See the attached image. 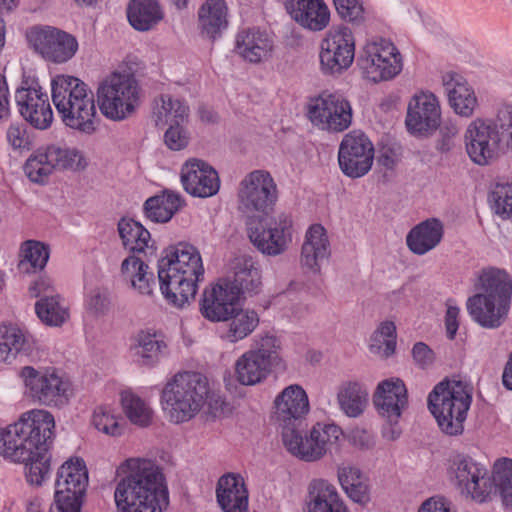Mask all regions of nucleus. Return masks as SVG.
<instances>
[{"label": "nucleus", "instance_id": "obj_49", "mask_svg": "<svg viewBox=\"0 0 512 512\" xmlns=\"http://www.w3.org/2000/svg\"><path fill=\"white\" fill-rule=\"evenodd\" d=\"M21 260L18 264L20 271L32 273L42 270L49 259V249L39 241L29 240L21 247Z\"/></svg>", "mask_w": 512, "mask_h": 512}, {"label": "nucleus", "instance_id": "obj_2", "mask_svg": "<svg viewBox=\"0 0 512 512\" xmlns=\"http://www.w3.org/2000/svg\"><path fill=\"white\" fill-rule=\"evenodd\" d=\"M123 477L114 499L118 512H162L168 492L158 467L150 460L131 458L120 466Z\"/></svg>", "mask_w": 512, "mask_h": 512}, {"label": "nucleus", "instance_id": "obj_3", "mask_svg": "<svg viewBox=\"0 0 512 512\" xmlns=\"http://www.w3.org/2000/svg\"><path fill=\"white\" fill-rule=\"evenodd\" d=\"M204 274L200 252L188 243L170 246L158 261L161 293L169 304L177 308L184 307L195 298Z\"/></svg>", "mask_w": 512, "mask_h": 512}, {"label": "nucleus", "instance_id": "obj_56", "mask_svg": "<svg viewBox=\"0 0 512 512\" xmlns=\"http://www.w3.org/2000/svg\"><path fill=\"white\" fill-rule=\"evenodd\" d=\"M94 427L107 435L119 436L122 434L117 417L105 407H98L92 417Z\"/></svg>", "mask_w": 512, "mask_h": 512}, {"label": "nucleus", "instance_id": "obj_55", "mask_svg": "<svg viewBox=\"0 0 512 512\" xmlns=\"http://www.w3.org/2000/svg\"><path fill=\"white\" fill-rule=\"evenodd\" d=\"M492 209L502 219H512V185H497L490 196Z\"/></svg>", "mask_w": 512, "mask_h": 512}, {"label": "nucleus", "instance_id": "obj_44", "mask_svg": "<svg viewBox=\"0 0 512 512\" xmlns=\"http://www.w3.org/2000/svg\"><path fill=\"white\" fill-rule=\"evenodd\" d=\"M483 293L479 295H492L501 300L511 302L512 279L504 270L497 268L484 269L479 277Z\"/></svg>", "mask_w": 512, "mask_h": 512}, {"label": "nucleus", "instance_id": "obj_60", "mask_svg": "<svg viewBox=\"0 0 512 512\" xmlns=\"http://www.w3.org/2000/svg\"><path fill=\"white\" fill-rule=\"evenodd\" d=\"M438 128H440L441 139L437 141L436 148L442 153L448 152L453 146L452 139L458 134L459 128L452 121L444 122Z\"/></svg>", "mask_w": 512, "mask_h": 512}, {"label": "nucleus", "instance_id": "obj_38", "mask_svg": "<svg viewBox=\"0 0 512 512\" xmlns=\"http://www.w3.org/2000/svg\"><path fill=\"white\" fill-rule=\"evenodd\" d=\"M368 398L367 387L357 381L342 383L337 392L339 408L350 418H357L363 414L368 405Z\"/></svg>", "mask_w": 512, "mask_h": 512}, {"label": "nucleus", "instance_id": "obj_37", "mask_svg": "<svg viewBox=\"0 0 512 512\" xmlns=\"http://www.w3.org/2000/svg\"><path fill=\"white\" fill-rule=\"evenodd\" d=\"M338 481L354 502L366 505L370 501L369 478L355 465L342 463L337 468Z\"/></svg>", "mask_w": 512, "mask_h": 512}, {"label": "nucleus", "instance_id": "obj_7", "mask_svg": "<svg viewBox=\"0 0 512 512\" xmlns=\"http://www.w3.org/2000/svg\"><path fill=\"white\" fill-rule=\"evenodd\" d=\"M209 393L205 376L196 372L177 373L161 393L163 413L169 422L182 424L195 418Z\"/></svg>", "mask_w": 512, "mask_h": 512}, {"label": "nucleus", "instance_id": "obj_32", "mask_svg": "<svg viewBox=\"0 0 512 512\" xmlns=\"http://www.w3.org/2000/svg\"><path fill=\"white\" fill-rule=\"evenodd\" d=\"M32 336L18 324L0 323V360L11 363L18 355H28L33 348Z\"/></svg>", "mask_w": 512, "mask_h": 512}, {"label": "nucleus", "instance_id": "obj_58", "mask_svg": "<svg viewBox=\"0 0 512 512\" xmlns=\"http://www.w3.org/2000/svg\"><path fill=\"white\" fill-rule=\"evenodd\" d=\"M190 141V133L184 124H174L164 133L165 145L173 151H180L187 147Z\"/></svg>", "mask_w": 512, "mask_h": 512}, {"label": "nucleus", "instance_id": "obj_16", "mask_svg": "<svg viewBox=\"0 0 512 512\" xmlns=\"http://www.w3.org/2000/svg\"><path fill=\"white\" fill-rule=\"evenodd\" d=\"M307 116L320 130L342 132L350 127L353 113L350 102L343 96L322 93L309 101Z\"/></svg>", "mask_w": 512, "mask_h": 512}, {"label": "nucleus", "instance_id": "obj_31", "mask_svg": "<svg viewBox=\"0 0 512 512\" xmlns=\"http://www.w3.org/2000/svg\"><path fill=\"white\" fill-rule=\"evenodd\" d=\"M330 256V243L326 230L320 224L312 225L306 232L301 250V265L313 273H319L324 260Z\"/></svg>", "mask_w": 512, "mask_h": 512}, {"label": "nucleus", "instance_id": "obj_30", "mask_svg": "<svg viewBox=\"0 0 512 512\" xmlns=\"http://www.w3.org/2000/svg\"><path fill=\"white\" fill-rule=\"evenodd\" d=\"M305 503V512H348L336 487L324 479L309 483Z\"/></svg>", "mask_w": 512, "mask_h": 512}, {"label": "nucleus", "instance_id": "obj_6", "mask_svg": "<svg viewBox=\"0 0 512 512\" xmlns=\"http://www.w3.org/2000/svg\"><path fill=\"white\" fill-rule=\"evenodd\" d=\"M453 471L462 493L473 500L484 502L495 487L503 503L512 506V459L503 458L495 462L492 481L487 477V470L470 457L457 456Z\"/></svg>", "mask_w": 512, "mask_h": 512}, {"label": "nucleus", "instance_id": "obj_61", "mask_svg": "<svg viewBox=\"0 0 512 512\" xmlns=\"http://www.w3.org/2000/svg\"><path fill=\"white\" fill-rule=\"evenodd\" d=\"M415 364L424 369L431 366L435 360L434 352L423 342H417L412 349Z\"/></svg>", "mask_w": 512, "mask_h": 512}, {"label": "nucleus", "instance_id": "obj_21", "mask_svg": "<svg viewBox=\"0 0 512 512\" xmlns=\"http://www.w3.org/2000/svg\"><path fill=\"white\" fill-rule=\"evenodd\" d=\"M18 110L23 118L37 129H47L53 121V112L46 93L38 84L23 82L15 92Z\"/></svg>", "mask_w": 512, "mask_h": 512}, {"label": "nucleus", "instance_id": "obj_4", "mask_svg": "<svg viewBox=\"0 0 512 512\" xmlns=\"http://www.w3.org/2000/svg\"><path fill=\"white\" fill-rule=\"evenodd\" d=\"M466 152L479 166L490 165L512 152V106L500 108L495 118H476L464 133Z\"/></svg>", "mask_w": 512, "mask_h": 512}, {"label": "nucleus", "instance_id": "obj_5", "mask_svg": "<svg viewBox=\"0 0 512 512\" xmlns=\"http://www.w3.org/2000/svg\"><path fill=\"white\" fill-rule=\"evenodd\" d=\"M52 101L65 126L85 134L96 131L93 94L79 78L58 75L51 82Z\"/></svg>", "mask_w": 512, "mask_h": 512}, {"label": "nucleus", "instance_id": "obj_48", "mask_svg": "<svg viewBox=\"0 0 512 512\" xmlns=\"http://www.w3.org/2000/svg\"><path fill=\"white\" fill-rule=\"evenodd\" d=\"M39 319L48 326H61L69 318L68 308L59 295H46L35 304Z\"/></svg>", "mask_w": 512, "mask_h": 512}, {"label": "nucleus", "instance_id": "obj_46", "mask_svg": "<svg viewBox=\"0 0 512 512\" xmlns=\"http://www.w3.org/2000/svg\"><path fill=\"white\" fill-rule=\"evenodd\" d=\"M123 412L129 421L140 427H147L153 419V410L150 405L132 390H123L120 394Z\"/></svg>", "mask_w": 512, "mask_h": 512}, {"label": "nucleus", "instance_id": "obj_40", "mask_svg": "<svg viewBox=\"0 0 512 512\" xmlns=\"http://www.w3.org/2000/svg\"><path fill=\"white\" fill-rule=\"evenodd\" d=\"M225 321L227 329L222 338L229 343H237L254 332L259 325L260 318L255 310L237 306L231 317L229 316Z\"/></svg>", "mask_w": 512, "mask_h": 512}, {"label": "nucleus", "instance_id": "obj_20", "mask_svg": "<svg viewBox=\"0 0 512 512\" xmlns=\"http://www.w3.org/2000/svg\"><path fill=\"white\" fill-rule=\"evenodd\" d=\"M273 408V419L282 431L297 429L310 409L308 395L302 386L289 385L276 396Z\"/></svg>", "mask_w": 512, "mask_h": 512}, {"label": "nucleus", "instance_id": "obj_26", "mask_svg": "<svg viewBox=\"0 0 512 512\" xmlns=\"http://www.w3.org/2000/svg\"><path fill=\"white\" fill-rule=\"evenodd\" d=\"M511 302L492 295L476 294L467 301V310L477 324L486 329H497L507 319Z\"/></svg>", "mask_w": 512, "mask_h": 512}, {"label": "nucleus", "instance_id": "obj_23", "mask_svg": "<svg viewBox=\"0 0 512 512\" xmlns=\"http://www.w3.org/2000/svg\"><path fill=\"white\" fill-rule=\"evenodd\" d=\"M373 403L382 418L391 425L397 424L408 407V391L404 382L397 377L379 382L373 395Z\"/></svg>", "mask_w": 512, "mask_h": 512}, {"label": "nucleus", "instance_id": "obj_28", "mask_svg": "<svg viewBox=\"0 0 512 512\" xmlns=\"http://www.w3.org/2000/svg\"><path fill=\"white\" fill-rule=\"evenodd\" d=\"M285 8L296 23L309 31H322L329 25L330 11L322 0H286Z\"/></svg>", "mask_w": 512, "mask_h": 512}, {"label": "nucleus", "instance_id": "obj_33", "mask_svg": "<svg viewBox=\"0 0 512 512\" xmlns=\"http://www.w3.org/2000/svg\"><path fill=\"white\" fill-rule=\"evenodd\" d=\"M217 502L223 512H247L248 491L240 476L227 474L220 477L216 488Z\"/></svg>", "mask_w": 512, "mask_h": 512}, {"label": "nucleus", "instance_id": "obj_62", "mask_svg": "<svg viewBox=\"0 0 512 512\" xmlns=\"http://www.w3.org/2000/svg\"><path fill=\"white\" fill-rule=\"evenodd\" d=\"M111 301L107 293L95 292L88 300V310L96 316L105 315L110 309Z\"/></svg>", "mask_w": 512, "mask_h": 512}, {"label": "nucleus", "instance_id": "obj_64", "mask_svg": "<svg viewBox=\"0 0 512 512\" xmlns=\"http://www.w3.org/2000/svg\"><path fill=\"white\" fill-rule=\"evenodd\" d=\"M350 441L352 445L362 450L371 449L375 444L373 435L367 430L361 428L352 430Z\"/></svg>", "mask_w": 512, "mask_h": 512}, {"label": "nucleus", "instance_id": "obj_35", "mask_svg": "<svg viewBox=\"0 0 512 512\" xmlns=\"http://www.w3.org/2000/svg\"><path fill=\"white\" fill-rule=\"evenodd\" d=\"M228 26V8L224 0H207L198 11L202 37L215 40Z\"/></svg>", "mask_w": 512, "mask_h": 512}, {"label": "nucleus", "instance_id": "obj_34", "mask_svg": "<svg viewBox=\"0 0 512 512\" xmlns=\"http://www.w3.org/2000/svg\"><path fill=\"white\" fill-rule=\"evenodd\" d=\"M444 226L436 218H430L413 227L406 236L409 250L419 256L436 248L442 241Z\"/></svg>", "mask_w": 512, "mask_h": 512}, {"label": "nucleus", "instance_id": "obj_42", "mask_svg": "<svg viewBox=\"0 0 512 512\" xmlns=\"http://www.w3.org/2000/svg\"><path fill=\"white\" fill-rule=\"evenodd\" d=\"M147 270L148 266L135 256L127 257L121 264L123 278L142 295H152L153 293V274L148 273Z\"/></svg>", "mask_w": 512, "mask_h": 512}, {"label": "nucleus", "instance_id": "obj_59", "mask_svg": "<svg viewBox=\"0 0 512 512\" xmlns=\"http://www.w3.org/2000/svg\"><path fill=\"white\" fill-rule=\"evenodd\" d=\"M279 348L280 342L274 335L264 334L260 336L257 342V348L251 351L261 356L267 364L272 366L278 359L277 351Z\"/></svg>", "mask_w": 512, "mask_h": 512}, {"label": "nucleus", "instance_id": "obj_52", "mask_svg": "<svg viewBox=\"0 0 512 512\" xmlns=\"http://www.w3.org/2000/svg\"><path fill=\"white\" fill-rule=\"evenodd\" d=\"M53 169H81L84 168V157L76 148L50 145L46 149Z\"/></svg>", "mask_w": 512, "mask_h": 512}, {"label": "nucleus", "instance_id": "obj_36", "mask_svg": "<svg viewBox=\"0 0 512 512\" xmlns=\"http://www.w3.org/2000/svg\"><path fill=\"white\" fill-rule=\"evenodd\" d=\"M190 109L188 105L169 94L155 98L152 105L151 119L157 127L185 124L188 122Z\"/></svg>", "mask_w": 512, "mask_h": 512}, {"label": "nucleus", "instance_id": "obj_41", "mask_svg": "<svg viewBox=\"0 0 512 512\" xmlns=\"http://www.w3.org/2000/svg\"><path fill=\"white\" fill-rule=\"evenodd\" d=\"M271 366L251 350L241 355L235 363L237 380L243 385H255L267 378Z\"/></svg>", "mask_w": 512, "mask_h": 512}, {"label": "nucleus", "instance_id": "obj_13", "mask_svg": "<svg viewBox=\"0 0 512 512\" xmlns=\"http://www.w3.org/2000/svg\"><path fill=\"white\" fill-rule=\"evenodd\" d=\"M364 77L375 83L394 78L402 70V58L395 45L387 39L368 41L358 57Z\"/></svg>", "mask_w": 512, "mask_h": 512}, {"label": "nucleus", "instance_id": "obj_12", "mask_svg": "<svg viewBox=\"0 0 512 512\" xmlns=\"http://www.w3.org/2000/svg\"><path fill=\"white\" fill-rule=\"evenodd\" d=\"M21 377L26 394L36 403L48 407H62L69 401L70 383L55 368H22Z\"/></svg>", "mask_w": 512, "mask_h": 512}, {"label": "nucleus", "instance_id": "obj_47", "mask_svg": "<svg viewBox=\"0 0 512 512\" xmlns=\"http://www.w3.org/2000/svg\"><path fill=\"white\" fill-rule=\"evenodd\" d=\"M118 232L124 247L132 252H144L150 247V232L133 219H121L118 223Z\"/></svg>", "mask_w": 512, "mask_h": 512}, {"label": "nucleus", "instance_id": "obj_11", "mask_svg": "<svg viewBox=\"0 0 512 512\" xmlns=\"http://www.w3.org/2000/svg\"><path fill=\"white\" fill-rule=\"evenodd\" d=\"M88 486V471L81 458H71L59 468L54 502L49 512H80Z\"/></svg>", "mask_w": 512, "mask_h": 512}, {"label": "nucleus", "instance_id": "obj_19", "mask_svg": "<svg viewBox=\"0 0 512 512\" xmlns=\"http://www.w3.org/2000/svg\"><path fill=\"white\" fill-rule=\"evenodd\" d=\"M406 126L417 136H429L440 126L441 110L437 97L431 92L415 94L409 101Z\"/></svg>", "mask_w": 512, "mask_h": 512}, {"label": "nucleus", "instance_id": "obj_14", "mask_svg": "<svg viewBox=\"0 0 512 512\" xmlns=\"http://www.w3.org/2000/svg\"><path fill=\"white\" fill-rule=\"evenodd\" d=\"M26 38L29 46L45 61L63 64L71 60L78 51V41L70 33L54 26L31 27Z\"/></svg>", "mask_w": 512, "mask_h": 512}, {"label": "nucleus", "instance_id": "obj_27", "mask_svg": "<svg viewBox=\"0 0 512 512\" xmlns=\"http://www.w3.org/2000/svg\"><path fill=\"white\" fill-rule=\"evenodd\" d=\"M274 47L273 38L259 28L242 29L235 38V52L251 64L268 61L272 57Z\"/></svg>", "mask_w": 512, "mask_h": 512}, {"label": "nucleus", "instance_id": "obj_17", "mask_svg": "<svg viewBox=\"0 0 512 512\" xmlns=\"http://www.w3.org/2000/svg\"><path fill=\"white\" fill-rule=\"evenodd\" d=\"M253 245L263 254L277 256L285 252L292 242L293 220L290 214L280 212L264 226L248 228Z\"/></svg>", "mask_w": 512, "mask_h": 512}, {"label": "nucleus", "instance_id": "obj_63", "mask_svg": "<svg viewBox=\"0 0 512 512\" xmlns=\"http://www.w3.org/2000/svg\"><path fill=\"white\" fill-rule=\"evenodd\" d=\"M7 140L13 149H26L29 146V140L24 128L19 125H11L7 130Z\"/></svg>", "mask_w": 512, "mask_h": 512}, {"label": "nucleus", "instance_id": "obj_54", "mask_svg": "<svg viewBox=\"0 0 512 512\" xmlns=\"http://www.w3.org/2000/svg\"><path fill=\"white\" fill-rule=\"evenodd\" d=\"M54 171L53 164L45 149H39L32 154L24 165L26 176L35 183H44Z\"/></svg>", "mask_w": 512, "mask_h": 512}, {"label": "nucleus", "instance_id": "obj_45", "mask_svg": "<svg viewBox=\"0 0 512 512\" xmlns=\"http://www.w3.org/2000/svg\"><path fill=\"white\" fill-rule=\"evenodd\" d=\"M166 345L159 340L156 334L147 331L139 332L132 346L133 356L143 366H152L158 362Z\"/></svg>", "mask_w": 512, "mask_h": 512}, {"label": "nucleus", "instance_id": "obj_15", "mask_svg": "<svg viewBox=\"0 0 512 512\" xmlns=\"http://www.w3.org/2000/svg\"><path fill=\"white\" fill-rule=\"evenodd\" d=\"M355 38L344 25L331 27L320 43V66L326 75H340L353 63Z\"/></svg>", "mask_w": 512, "mask_h": 512}, {"label": "nucleus", "instance_id": "obj_25", "mask_svg": "<svg viewBox=\"0 0 512 512\" xmlns=\"http://www.w3.org/2000/svg\"><path fill=\"white\" fill-rule=\"evenodd\" d=\"M230 273L227 278L222 279L230 289L241 296L258 294L262 288V277L257 263L252 257L240 255L230 263Z\"/></svg>", "mask_w": 512, "mask_h": 512}, {"label": "nucleus", "instance_id": "obj_57", "mask_svg": "<svg viewBox=\"0 0 512 512\" xmlns=\"http://www.w3.org/2000/svg\"><path fill=\"white\" fill-rule=\"evenodd\" d=\"M338 15L345 21L360 24L364 21V8L359 0H333Z\"/></svg>", "mask_w": 512, "mask_h": 512}, {"label": "nucleus", "instance_id": "obj_24", "mask_svg": "<svg viewBox=\"0 0 512 512\" xmlns=\"http://www.w3.org/2000/svg\"><path fill=\"white\" fill-rule=\"evenodd\" d=\"M239 298L223 280L206 287L200 301L201 315L211 322H224L238 306Z\"/></svg>", "mask_w": 512, "mask_h": 512}, {"label": "nucleus", "instance_id": "obj_53", "mask_svg": "<svg viewBox=\"0 0 512 512\" xmlns=\"http://www.w3.org/2000/svg\"><path fill=\"white\" fill-rule=\"evenodd\" d=\"M395 348L396 327L394 323L390 321L381 323L371 336V352L388 358L395 352Z\"/></svg>", "mask_w": 512, "mask_h": 512}, {"label": "nucleus", "instance_id": "obj_1", "mask_svg": "<svg viewBox=\"0 0 512 512\" xmlns=\"http://www.w3.org/2000/svg\"><path fill=\"white\" fill-rule=\"evenodd\" d=\"M54 428L55 420L50 412L33 409L0 434V453L13 462L25 463L26 477L31 484L40 485L50 472L49 447Z\"/></svg>", "mask_w": 512, "mask_h": 512}, {"label": "nucleus", "instance_id": "obj_8", "mask_svg": "<svg viewBox=\"0 0 512 512\" xmlns=\"http://www.w3.org/2000/svg\"><path fill=\"white\" fill-rule=\"evenodd\" d=\"M473 386L457 379L439 382L428 395V408L447 435L462 434L467 412L472 403Z\"/></svg>", "mask_w": 512, "mask_h": 512}, {"label": "nucleus", "instance_id": "obj_43", "mask_svg": "<svg viewBox=\"0 0 512 512\" xmlns=\"http://www.w3.org/2000/svg\"><path fill=\"white\" fill-rule=\"evenodd\" d=\"M181 206V197L173 192H164L162 195L154 196L146 200L144 212L152 222H168Z\"/></svg>", "mask_w": 512, "mask_h": 512}, {"label": "nucleus", "instance_id": "obj_51", "mask_svg": "<svg viewBox=\"0 0 512 512\" xmlns=\"http://www.w3.org/2000/svg\"><path fill=\"white\" fill-rule=\"evenodd\" d=\"M312 439V434L310 432L305 436H302L298 429L282 431V440L286 449L293 456L303 461L314 462L322 458L307 455L311 448H315V442Z\"/></svg>", "mask_w": 512, "mask_h": 512}, {"label": "nucleus", "instance_id": "obj_29", "mask_svg": "<svg viewBox=\"0 0 512 512\" xmlns=\"http://www.w3.org/2000/svg\"><path fill=\"white\" fill-rule=\"evenodd\" d=\"M442 83L454 112L461 117H472L478 107V99L469 83L454 72L445 73L442 76Z\"/></svg>", "mask_w": 512, "mask_h": 512}, {"label": "nucleus", "instance_id": "obj_10", "mask_svg": "<svg viewBox=\"0 0 512 512\" xmlns=\"http://www.w3.org/2000/svg\"><path fill=\"white\" fill-rule=\"evenodd\" d=\"M238 210L247 218L267 215L278 200V187L265 169H256L243 176L237 187Z\"/></svg>", "mask_w": 512, "mask_h": 512}, {"label": "nucleus", "instance_id": "obj_9", "mask_svg": "<svg viewBox=\"0 0 512 512\" xmlns=\"http://www.w3.org/2000/svg\"><path fill=\"white\" fill-rule=\"evenodd\" d=\"M141 88L129 72L114 71L98 84L96 96L101 113L109 120L123 121L140 105Z\"/></svg>", "mask_w": 512, "mask_h": 512}, {"label": "nucleus", "instance_id": "obj_18", "mask_svg": "<svg viewBox=\"0 0 512 512\" xmlns=\"http://www.w3.org/2000/svg\"><path fill=\"white\" fill-rule=\"evenodd\" d=\"M373 159V144L364 133L354 130L344 136L339 146L338 162L346 176H364L371 169Z\"/></svg>", "mask_w": 512, "mask_h": 512}, {"label": "nucleus", "instance_id": "obj_39", "mask_svg": "<svg viewBox=\"0 0 512 512\" xmlns=\"http://www.w3.org/2000/svg\"><path fill=\"white\" fill-rule=\"evenodd\" d=\"M127 17L133 28L148 31L161 21L163 11L156 0H131Z\"/></svg>", "mask_w": 512, "mask_h": 512}, {"label": "nucleus", "instance_id": "obj_22", "mask_svg": "<svg viewBox=\"0 0 512 512\" xmlns=\"http://www.w3.org/2000/svg\"><path fill=\"white\" fill-rule=\"evenodd\" d=\"M180 178L184 190L194 197L208 198L220 189L217 171L201 159H188L181 167Z\"/></svg>", "mask_w": 512, "mask_h": 512}, {"label": "nucleus", "instance_id": "obj_50", "mask_svg": "<svg viewBox=\"0 0 512 512\" xmlns=\"http://www.w3.org/2000/svg\"><path fill=\"white\" fill-rule=\"evenodd\" d=\"M315 448H311L309 456L324 457L330 448L336 445L343 435L341 428L335 424L316 423L310 430Z\"/></svg>", "mask_w": 512, "mask_h": 512}]
</instances>
